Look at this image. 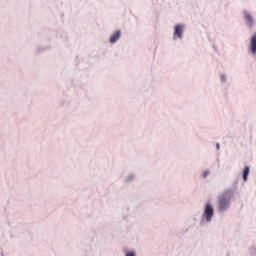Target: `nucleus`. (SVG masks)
Instances as JSON below:
<instances>
[{
    "mask_svg": "<svg viewBox=\"0 0 256 256\" xmlns=\"http://www.w3.org/2000/svg\"><path fill=\"white\" fill-rule=\"evenodd\" d=\"M228 205H229V200L226 195H223V197H221L219 200L218 209L220 211L226 210Z\"/></svg>",
    "mask_w": 256,
    "mask_h": 256,
    "instance_id": "obj_2",
    "label": "nucleus"
},
{
    "mask_svg": "<svg viewBox=\"0 0 256 256\" xmlns=\"http://www.w3.org/2000/svg\"><path fill=\"white\" fill-rule=\"evenodd\" d=\"M216 150H219V143H216Z\"/></svg>",
    "mask_w": 256,
    "mask_h": 256,
    "instance_id": "obj_10",
    "label": "nucleus"
},
{
    "mask_svg": "<svg viewBox=\"0 0 256 256\" xmlns=\"http://www.w3.org/2000/svg\"><path fill=\"white\" fill-rule=\"evenodd\" d=\"M249 50L252 54H256V33L250 38Z\"/></svg>",
    "mask_w": 256,
    "mask_h": 256,
    "instance_id": "obj_3",
    "label": "nucleus"
},
{
    "mask_svg": "<svg viewBox=\"0 0 256 256\" xmlns=\"http://www.w3.org/2000/svg\"><path fill=\"white\" fill-rule=\"evenodd\" d=\"M182 33H183V26L182 25H178V26L174 27V34H173L174 39H176V38L181 39L182 38Z\"/></svg>",
    "mask_w": 256,
    "mask_h": 256,
    "instance_id": "obj_4",
    "label": "nucleus"
},
{
    "mask_svg": "<svg viewBox=\"0 0 256 256\" xmlns=\"http://www.w3.org/2000/svg\"><path fill=\"white\" fill-rule=\"evenodd\" d=\"M120 36H121V32H120V30H117L114 34L111 35L109 42L111 44H114L115 42H117L119 40Z\"/></svg>",
    "mask_w": 256,
    "mask_h": 256,
    "instance_id": "obj_6",
    "label": "nucleus"
},
{
    "mask_svg": "<svg viewBox=\"0 0 256 256\" xmlns=\"http://www.w3.org/2000/svg\"><path fill=\"white\" fill-rule=\"evenodd\" d=\"M214 215V210L211 206V204L207 203L204 207V217L207 222H211L212 217Z\"/></svg>",
    "mask_w": 256,
    "mask_h": 256,
    "instance_id": "obj_1",
    "label": "nucleus"
},
{
    "mask_svg": "<svg viewBox=\"0 0 256 256\" xmlns=\"http://www.w3.org/2000/svg\"><path fill=\"white\" fill-rule=\"evenodd\" d=\"M126 256H135L134 252H127Z\"/></svg>",
    "mask_w": 256,
    "mask_h": 256,
    "instance_id": "obj_9",
    "label": "nucleus"
},
{
    "mask_svg": "<svg viewBox=\"0 0 256 256\" xmlns=\"http://www.w3.org/2000/svg\"><path fill=\"white\" fill-rule=\"evenodd\" d=\"M249 171H250V168L248 166H246L244 171L242 172V179H244V181H247Z\"/></svg>",
    "mask_w": 256,
    "mask_h": 256,
    "instance_id": "obj_7",
    "label": "nucleus"
},
{
    "mask_svg": "<svg viewBox=\"0 0 256 256\" xmlns=\"http://www.w3.org/2000/svg\"><path fill=\"white\" fill-rule=\"evenodd\" d=\"M244 19L246 21V25H248L249 27H253V17L248 12H244Z\"/></svg>",
    "mask_w": 256,
    "mask_h": 256,
    "instance_id": "obj_5",
    "label": "nucleus"
},
{
    "mask_svg": "<svg viewBox=\"0 0 256 256\" xmlns=\"http://www.w3.org/2000/svg\"><path fill=\"white\" fill-rule=\"evenodd\" d=\"M208 174H209L208 171H204V172L202 173V177H203L204 179H206V177L208 176Z\"/></svg>",
    "mask_w": 256,
    "mask_h": 256,
    "instance_id": "obj_8",
    "label": "nucleus"
}]
</instances>
